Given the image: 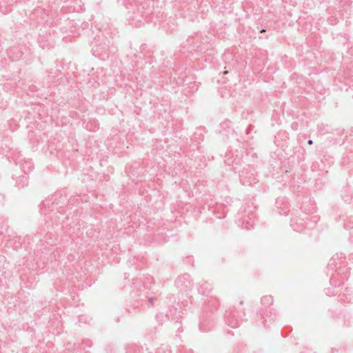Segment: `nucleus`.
<instances>
[{"label":"nucleus","instance_id":"nucleus-9","mask_svg":"<svg viewBox=\"0 0 353 353\" xmlns=\"http://www.w3.org/2000/svg\"><path fill=\"white\" fill-rule=\"evenodd\" d=\"M26 163L28 165V168L30 169V170L33 167V165L32 164L31 162H26Z\"/></svg>","mask_w":353,"mask_h":353},{"label":"nucleus","instance_id":"nucleus-10","mask_svg":"<svg viewBox=\"0 0 353 353\" xmlns=\"http://www.w3.org/2000/svg\"><path fill=\"white\" fill-rule=\"evenodd\" d=\"M307 143H308L309 145H312V144L313 143L312 140L310 139V140L307 141Z\"/></svg>","mask_w":353,"mask_h":353},{"label":"nucleus","instance_id":"nucleus-11","mask_svg":"<svg viewBox=\"0 0 353 353\" xmlns=\"http://www.w3.org/2000/svg\"><path fill=\"white\" fill-rule=\"evenodd\" d=\"M21 180H22V181H23V180H24V181H26V180H27V176H22V178H21Z\"/></svg>","mask_w":353,"mask_h":353},{"label":"nucleus","instance_id":"nucleus-3","mask_svg":"<svg viewBox=\"0 0 353 353\" xmlns=\"http://www.w3.org/2000/svg\"><path fill=\"white\" fill-rule=\"evenodd\" d=\"M225 321L228 325L232 328L238 327L239 325L238 319L233 314H229L226 316Z\"/></svg>","mask_w":353,"mask_h":353},{"label":"nucleus","instance_id":"nucleus-8","mask_svg":"<svg viewBox=\"0 0 353 353\" xmlns=\"http://www.w3.org/2000/svg\"><path fill=\"white\" fill-rule=\"evenodd\" d=\"M252 128H253L252 125H249L248 126L247 130H246V133H247V134H249V133L251 132V130H252Z\"/></svg>","mask_w":353,"mask_h":353},{"label":"nucleus","instance_id":"nucleus-2","mask_svg":"<svg viewBox=\"0 0 353 353\" xmlns=\"http://www.w3.org/2000/svg\"><path fill=\"white\" fill-rule=\"evenodd\" d=\"M214 326V322L211 320L203 319L199 324V330L202 332H208Z\"/></svg>","mask_w":353,"mask_h":353},{"label":"nucleus","instance_id":"nucleus-1","mask_svg":"<svg viewBox=\"0 0 353 353\" xmlns=\"http://www.w3.org/2000/svg\"><path fill=\"white\" fill-rule=\"evenodd\" d=\"M265 313L266 319H264V321H262V324L264 326H266L269 323H270L272 321H273L276 318V314L275 312H272V310H270L268 313V311H265V312H263L260 314L262 319H264L263 314Z\"/></svg>","mask_w":353,"mask_h":353},{"label":"nucleus","instance_id":"nucleus-12","mask_svg":"<svg viewBox=\"0 0 353 353\" xmlns=\"http://www.w3.org/2000/svg\"><path fill=\"white\" fill-rule=\"evenodd\" d=\"M153 300H154V299H153V298H150L148 301H149V302H150V303H153Z\"/></svg>","mask_w":353,"mask_h":353},{"label":"nucleus","instance_id":"nucleus-4","mask_svg":"<svg viewBox=\"0 0 353 353\" xmlns=\"http://www.w3.org/2000/svg\"><path fill=\"white\" fill-rule=\"evenodd\" d=\"M10 0H0V11L6 14L11 11Z\"/></svg>","mask_w":353,"mask_h":353},{"label":"nucleus","instance_id":"nucleus-6","mask_svg":"<svg viewBox=\"0 0 353 353\" xmlns=\"http://www.w3.org/2000/svg\"><path fill=\"white\" fill-rule=\"evenodd\" d=\"M185 276H186L185 275H183V276H179V277L177 279V280H176V284L177 287H179V284H180V283H181V282H182V279H185Z\"/></svg>","mask_w":353,"mask_h":353},{"label":"nucleus","instance_id":"nucleus-7","mask_svg":"<svg viewBox=\"0 0 353 353\" xmlns=\"http://www.w3.org/2000/svg\"><path fill=\"white\" fill-rule=\"evenodd\" d=\"M335 21L336 19H332V18H328L327 19V21L332 24V25H334L335 23Z\"/></svg>","mask_w":353,"mask_h":353},{"label":"nucleus","instance_id":"nucleus-5","mask_svg":"<svg viewBox=\"0 0 353 353\" xmlns=\"http://www.w3.org/2000/svg\"><path fill=\"white\" fill-rule=\"evenodd\" d=\"M261 303L262 305L266 306H269L273 303V298L270 295L264 296L261 298Z\"/></svg>","mask_w":353,"mask_h":353}]
</instances>
